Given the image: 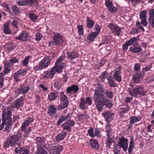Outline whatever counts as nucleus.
I'll use <instances>...</instances> for the list:
<instances>
[{
	"label": "nucleus",
	"instance_id": "f257e3e1",
	"mask_svg": "<svg viewBox=\"0 0 154 154\" xmlns=\"http://www.w3.org/2000/svg\"><path fill=\"white\" fill-rule=\"evenodd\" d=\"M93 98L97 109L99 112L102 111L104 106L106 108L110 109L113 106L111 100L104 97L103 91L100 89L94 90Z\"/></svg>",
	"mask_w": 154,
	"mask_h": 154
},
{
	"label": "nucleus",
	"instance_id": "f03ea898",
	"mask_svg": "<svg viewBox=\"0 0 154 154\" xmlns=\"http://www.w3.org/2000/svg\"><path fill=\"white\" fill-rule=\"evenodd\" d=\"M12 115V112L10 111L3 112L2 115V123L0 125V130H2L4 128L5 125V131L9 132L11 130L12 127L11 119Z\"/></svg>",
	"mask_w": 154,
	"mask_h": 154
},
{
	"label": "nucleus",
	"instance_id": "7ed1b4c3",
	"mask_svg": "<svg viewBox=\"0 0 154 154\" xmlns=\"http://www.w3.org/2000/svg\"><path fill=\"white\" fill-rule=\"evenodd\" d=\"M128 94L132 97L142 99V97L146 95L142 87L138 85L131 86L128 89Z\"/></svg>",
	"mask_w": 154,
	"mask_h": 154
},
{
	"label": "nucleus",
	"instance_id": "20e7f679",
	"mask_svg": "<svg viewBox=\"0 0 154 154\" xmlns=\"http://www.w3.org/2000/svg\"><path fill=\"white\" fill-rule=\"evenodd\" d=\"M53 33L54 35L53 36V40L49 42V46H59L62 45L63 43L64 40L61 34L60 33L55 32H54Z\"/></svg>",
	"mask_w": 154,
	"mask_h": 154
},
{
	"label": "nucleus",
	"instance_id": "39448f33",
	"mask_svg": "<svg viewBox=\"0 0 154 154\" xmlns=\"http://www.w3.org/2000/svg\"><path fill=\"white\" fill-rule=\"evenodd\" d=\"M51 63V59L49 57H45L39 62L38 65L34 66L33 69L36 71H41L42 69L48 67Z\"/></svg>",
	"mask_w": 154,
	"mask_h": 154
},
{
	"label": "nucleus",
	"instance_id": "423d86ee",
	"mask_svg": "<svg viewBox=\"0 0 154 154\" xmlns=\"http://www.w3.org/2000/svg\"><path fill=\"white\" fill-rule=\"evenodd\" d=\"M146 12L145 11H141L139 14L140 18L141 20L140 22H137L136 23L137 26L141 29L143 32L145 31V29L141 26V23L144 26H146L147 24L146 21Z\"/></svg>",
	"mask_w": 154,
	"mask_h": 154
},
{
	"label": "nucleus",
	"instance_id": "0eeeda50",
	"mask_svg": "<svg viewBox=\"0 0 154 154\" xmlns=\"http://www.w3.org/2000/svg\"><path fill=\"white\" fill-rule=\"evenodd\" d=\"M138 40V38L134 37L126 41L122 45V50L124 51H125L128 49V46L137 45Z\"/></svg>",
	"mask_w": 154,
	"mask_h": 154
},
{
	"label": "nucleus",
	"instance_id": "6e6552de",
	"mask_svg": "<svg viewBox=\"0 0 154 154\" xmlns=\"http://www.w3.org/2000/svg\"><path fill=\"white\" fill-rule=\"evenodd\" d=\"M115 35L119 36L122 30L121 27L113 23H109L107 26Z\"/></svg>",
	"mask_w": 154,
	"mask_h": 154
},
{
	"label": "nucleus",
	"instance_id": "1a4fd4ad",
	"mask_svg": "<svg viewBox=\"0 0 154 154\" xmlns=\"http://www.w3.org/2000/svg\"><path fill=\"white\" fill-rule=\"evenodd\" d=\"M60 69L57 67L56 66L53 67L50 71H47L46 72L45 75L44 77L46 78H52L55 74V72L61 73L62 70L60 71Z\"/></svg>",
	"mask_w": 154,
	"mask_h": 154
},
{
	"label": "nucleus",
	"instance_id": "9d476101",
	"mask_svg": "<svg viewBox=\"0 0 154 154\" xmlns=\"http://www.w3.org/2000/svg\"><path fill=\"white\" fill-rule=\"evenodd\" d=\"M66 58L65 56H61L58 58L55 63V66L60 69V71L62 70L66 66L65 63H62Z\"/></svg>",
	"mask_w": 154,
	"mask_h": 154
},
{
	"label": "nucleus",
	"instance_id": "9b49d317",
	"mask_svg": "<svg viewBox=\"0 0 154 154\" xmlns=\"http://www.w3.org/2000/svg\"><path fill=\"white\" fill-rule=\"evenodd\" d=\"M128 140L123 137L119 138V142L118 145L120 147L122 148L123 150L126 152L128 149Z\"/></svg>",
	"mask_w": 154,
	"mask_h": 154
},
{
	"label": "nucleus",
	"instance_id": "f8f14e48",
	"mask_svg": "<svg viewBox=\"0 0 154 154\" xmlns=\"http://www.w3.org/2000/svg\"><path fill=\"white\" fill-rule=\"evenodd\" d=\"M121 71L122 68L120 66L116 68L114 71L113 77L114 78L115 80L119 82H120L122 81L121 75Z\"/></svg>",
	"mask_w": 154,
	"mask_h": 154
},
{
	"label": "nucleus",
	"instance_id": "ddd939ff",
	"mask_svg": "<svg viewBox=\"0 0 154 154\" xmlns=\"http://www.w3.org/2000/svg\"><path fill=\"white\" fill-rule=\"evenodd\" d=\"M26 69H20L15 72L14 75V81L17 82L20 81V76L24 75L26 73Z\"/></svg>",
	"mask_w": 154,
	"mask_h": 154
},
{
	"label": "nucleus",
	"instance_id": "4468645a",
	"mask_svg": "<svg viewBox=\"0 0 154 154\" xmlns=\"http://www.w3.org/2000/svg\"><path fill=\"white\" fill-rule=\"evenodd\" d=\"M105 5L108 10L110 12L114 13L117 11V8L113 5V3L110 0H105Z\"/></svg>",
	"mask_w": 154,
	"mask_h": 154
},
{
	"label": "nucleus",
	"instance_id": "2eb2a0df",
	"mask_svg": "<svg viewBox=\"0 0 154 154\" xmlns=\"http://www.w3.org/2000/svg\"><path fill=\"white\" fill-rule=\"evenodd\" d=\"M21 134H18L11 136L8 138V140H9L10 143L11 145H13L15 143L17 140H21Z\"/></svg>",
	"mask_w": 154,
	"mask_h": 154
},
{
	"label": "nucleus",
	"instance_id": "dca6fc26",
	"mask_svg": "<svg viewBox=\"0 0 154 154\" xmlns=\"http://www.w3.org/2000/svg\"><path fill=\"white\" fill-rule=\"evenodd\" d=\"M13 69V67L9 63L5 62L4 63V70L3 72H0L2 73L3 76L9 73Z\"/></svg>",
	"mask_w": 154,
	"mask_h": 154
},
{
	"label": "nucleus",
	"instance_id": "f3484780",
	"mask_svg": "<svg viewBox=\"0 0 154 154\" xmlns=\"http://www.w3.org/2000/svg\"><path fill=\"white\" fill-rule=\"evenodd\" d=\"M29 38V35L27 32L25 31H23L22 32L20 35L19 36L16 37L15 39L16 40H19L22 41H26Z\"/></svg>",
	"mask_w": 154,
	"mask_h": 154
},
{
	"label": "nucleus",
	"instance_id": "a211bd4d",
	"mask_svg": "<svg viewBox=\"0 0 154 154\" xmlns=\"http://www.w3.org/2000/svg\"><path fill=\"white\" fill-rule=\"evenodd\" d=\"M23 98L22 97H20L14 101V104L13 107L15 108L19 109L23 104Z\"/></svg>",
	"mask_w": 154,
	"mask_h": 154
},
{
	"label": "nucleus",
	"instance_id": "6ab92c4d",
	"mask_svg": "<svg viewBox=\"0 0 154 154\" xmlns=\"http://www.w3.org/2000/svg\"><path fill=\"white\" fill-rule=\"evenodd\" d=\"M95 22L91 19L89 17H87L86 20V25L87 27L89 29H92L94 26Z\"/></svg>",
	"mask_w": 154,
	"mask_h": 154
},
{
	"label": "nucleus",
	"instance_id": "aec40b11",
	"mask_svg": "<svg viewBox=\"0 0 154 154\" xmlns=\"http://www.w3.org/2000/svg\"><path fill=\"white\" fill-rule=\"evenodd\" d=\"M79 90L78 87L75 85H71L70 87L67 88L66 89L67 92L69 94L71 93L72 91L74 93H76Z\"/></svg>",
	"mask_w": 154,
	"mask_h": 154
},
{
	"label": "nucleus",
	"instance_id": "412c9836",
	"mask_svg": "<svg viewBox=\"0 0 154 154\" xmlns=\"http://www.w3.org/2000/svg\"><path fill=\"white\" fill-rule=\"evenodd\" d=\"M108 83L109 86L111 87H114L117 86L115 82L114 78L111 75L108 76L107 78Z\"/></svg>",
	"mask_w": 154,
	"mask_h": 154
},
{
	"label": "nucleus",
	"instance_id": "4be33fe9",
	"mask_svg": "<svg viewBox=\"0 0 154 154\" xmlns=\"http://www.w3.org/2000/svg\"><path fill=\"white\" fill-rule=\"evenodd\" d=\"M33 118L30 117L27 118L22 123L21 127L26 128L30 123L33 122Z\"/></svg>",
	"mask_w": 154,
	"mask_h": 154
},
{
	"label": "nucleus",
	"instance_id": "5701e85b",
	"mask_svg": "<svg viewBox=\"0 0 154 154\" xmlns=\"http://www.w3.org/2000/svg\"><path fill=\"white\" fill-rule=\"evenodd\" d=\"M95 32H92L89 34L87 36V39L89 40V42H91L94 40V39L98 35Z\"/></svg>",
	"mask_w": 154,
	"mask_h": 154
},
{
	"label": "nucleus",
	"instance_id": "b1692460",
	"mask_svg": "<svg viewBox=\"0 0 154 154\" xmlns=\"http://www.w3.org/2000/svg\"><path fill=\"white\" fill-rule=\"evenodd\" d=\"M59 93L57 91L51 92L48 95V99L50 101H54L58 96Z\"/></svg>",
	"mask_w": 154,
	"mask_h": 154
},
{
	"label": "nucleus",
	"instance_id": "393cba45",
	"mask_svg": "<svg viewBox=\"0 0 154 154\" xmlns=\"http://www.w3.org/2000/svg\"><path fill=\"white\" fill-rule=\"evenodd\" d=\"M67 134L66 132L61 131V133L58 134L56 137V140L57 141L60 142L63 140L66 137Z\"/></svg>",
	"mask_w": 154,
	"mask_h": 154
},
{
	"label": "nucleus",
	"instance_id": "a878e982",
	"mask_svg": "<svg viewBox=\"0 0 154 154\" xmlns=\"http://www.w3.org/2000/svg\"><path fill=\"white\" fill-rule=\"evenodd\" d=\"M30 90V87L28 86L21 85L18 89V92L19 93L25 94L27 93Z\"/></svg>",
	"mask_w": 154,
	"mask_h": 154
},
{
	"label": "nucleus",
	"instance_id": "bb28decb",
	"mask_svg": "<svg viewBox=\"0 0 154 154\" xmlns=\"http://www.w3.org/2000/svg\"><path fill=\"white\" fill-rule=\"evenodd\" d=\"M103 94L105 97L109 99H112L113 96V93L110 90H106L104 91H103Z\"/></svg>",
	"mask_w": 154,
	"mask_h": 154
},
{
	"label": "nucleus",
	"instance_id": "cd10ccee",
	"mask_svg": "<svg viewBox=\"0 0 154 154\" xmlns=\"http://www.w3.org/2000/svg\"><path fill=\"white\" fill-rule=\"evenodd\" d=\"M113 115V113L109 112H106L103 114L108 123L109 122L112 120Z\"/></svg>",
	"mask_w": 154,
	"mask_h": 154
},
{
	"label": "nucleus",
	"instance_id": "c85d7f7f",
	"mask_svg": "<svg viewBox=\"0 0 154 154\" xmlns=\"http://www.w3.org/2000/svg\"><path fill=\"white\" fill-rule=\"evenodd\" d=\"M90 142L91 146L93 148L96 149H99V145L97 141L94 139H91Z\"/></svg>",
	"mask_w": 154,
	"mask_h": 154
},
{
	"label": "nucleus",
	"instance_id": "c756f323",
	"mask_svg": "<svg viewBox=\"0 0 154 154\" xmlns=\"http://www.w3.org/2000/svg\"><path fill=\"white\" fill-rule=\"evenodd\" d=\"M67 54L68 58L71 60L75 59L78 57L79 56L78 53L74 51H72L70 52H67Z\"/></svg>",
	"mask_w": 154,
	"mask_h": 154
},
{
	"label": "nucleus",
	"instance_id": "7c9ffc66",
	"mask_svg": "<svg viewBox=\"0 0 154 154\" xmlns=\"http://www.w3.org/2000/svg\"><path fill=\"white\" fill-rule=\"evenodd\" d=\"M86 104L85 102L84 98H81L80 99V102L79 103V105L80 108L83 110L87 109L88 106Z\"/></svg>",
	"mask_w": 154,
	"mask_h": 154
},
{
	"label": "nucleus",
	"instance_id": "2f4dec72",
	"mask_svg": "<svg viewBox=\"0 0 154 154\" xmlns=\"http://www.w3.org/2000/svg\"><path fill=\"white\" fill-rule=\"evenodd\" d=\"M129 50L130 51L133 53H139L142 50L141 48L135 46L133 47H131L130 48Z\"/></svg>",
	"mask_w": 154,
	"mask_h": 154
},
{
	"label": "nucleus",
	"instance_id": "473e14b6",
	"mask_svg": "<svg viewBox=\"0 0 154 154\" xmlns=\"http://www.w3.org/2000/svg\"><path fill=\"white\" fill-rule=\"evenodd\" d=\"M31 127H29L27 129H26V128L21 127V130L24 132L23 136L24 137H27L29 135V133L32 131Z\"/></svg>",
	"mask_w": 154,
	"mask_h": 154
},
{
	"label": "nucleus",
	"instance_id": "72a5a7b5",
	"mask_svg": "<svg viewBox=\"0 0 154 154\" xmlns=\"http://www.w3.org/2000/svg\"><path fill=\"white\" fill-rule=\"evenodd\" d=\"M79 120L84 121L89 118V116L86 114V112L81 114L78 116Z\"/></svg>",
	"mask_w": 154,
	"mask_h": 154
},
{
	"label": "nucleus",
	"instance_id": "f704fd0d",
	"mask_svg": "<svg viewBox=\"0 0 154 154\" xmlns=\"http://www.w3.org/2000/svg\"><path fill=\"white\" fill-rule=\"evenodd\" d=\"M141 119V117L139 116H132L130 118V124H133L135 122L140 121Z\"/></svg>",
	"mask_w": 154,
	"mask_h": 154
},
{
	"label": "nucleus",
	"instance_id": "c9c22d12",
	"mask_svg": "<svg viewBox=\"0 0 154 154\" xmlns=\"http://www.w3.org/2000/svg\"><path fill=\"white\" fill-rule=\"evenodd\" d=\"M56 109L55 107L52 105L49 107V109L48 110V113L51 116L54 115L56 112Z\"/></svg>",
	"mask_w": 154,
	"mask_h": 154
},
{
	"label": "nucleus",
	"instance_id": "e433bc0d",
	"mask_svg": "<svg viewBox=\"0 0 154 154\" xmlns=\"http://www.w3.org/2000/svg\"><path fill=\"white\" fill-rule=\"evenodd\" d=\"M27 14L29 18L32 21L35 22L37 20L38 16L36 15L34 13L29 12Z\"/></svg>",
	"mask_w": 154,
	"mask_h": 154
},
{
	"label": "nucleus",
	"instance_id": "4c0bfd02",
	"mask_svg": "<svg viewBox=\"0 0 154 154\" xmlns=\"http://www.w3.org/2000/svg\"><path fill=\"white\" fill-rule=\"evenodd\" d=\"M61 126L63 130H66L68 132H70L71 131L72 127L66 122L62 124Z\"/></svg>",
	"mask_w": 154,
	"mask_h": 154
},
{
	"label": "nucleus",
	"instance_id": "58836bf2",
	"mask_svg": "<svg viewBox=\"0 0 154 154\" xmlns=\"http://www.w3.org/2000/svg\"><path fill=\"white\" fill-rule=\"evenodd\" d=\"M152 67V64H151L148 66L143 68L141 70V74L143 76L145 75V73L151 69Z\"/></svg>",
	"mask_w": 154,
	"mask_h": 154
},
{
	"label": "nucleus",
	"instance_id": "ea45409f",
	"mask_svg": "<svg viewBox=\"0 0 154 154\" xmlns=\"http://www.w3.org/2000/svg\"><path fill=\"white\" fill-rule=\"evenodd\" d=\"M4 32L6 34H10L11 32V30L9 28L8 25L5 24L3 26Z\"/></svg>",
	"mask_w": 154,
	"mask_h": 154
},
{
	"label": "nucleus",
	"instance_id": "a19ab883",
	"mask_svg": "<svg viewBox=\"0 0 154 154\" xmlns=\"http://www.w3.org/2000/svg\"><path fill=\"white\" fill-rule=\"evenodd\" d=\"M143 76L141 74H136L134 76V79L136 83H138L140 81V78H142Z\"/></svg>",
	"mask_w": 154,
	"mask_h": 154
},
{
	"label": "nucleus",
	"instance_id": "79ce46f5",
	"mask_svg": "<svg viewBox=\"0 0 154 154\" xmlns=\"http://www.w3.org/2000/svg\"><path fill=\"white\" fill-rule=\"evenodd\" d=\"M45 138L43 137H38L36 139V143L38 146H41L44 143Z\"/></svg>",
	"mask_w": 154,
	"mask_h": 154
},
{
	"label": "nucleus",
	"instance_id": "37998d69",
	"mask_svg": "<svg viewBox=\"0 0 154 154\" xmlns=\"http://www.w3.org/2000/svg\"><path fill=\"white\" fill-rule=\"evenodd\" d=\"M28 5L31 6H35L38 5V0H27Z\"/></svg>",
	"mask_w": 154,
	"mask_h": 154
},
{
	"label": "nucleus",
	"instance_id": "c03bdc74",
	"mask_svg": "<svg viewBox=\"0 0 154 154\" xmlns=\"http://www.w3.org/2000/svg\"><path fill=\"white\" fill-rule=\"evenodd\" d=\"M79 35V36H83L84 33V28L82 25H79L77 26Z\"/></svg>",
	"mask_w": 154,
	"mask_h": 154
},
{
	"label": "nucleus",
	"instance_id": "a18cd8bd",
	"mask_svg": "<svg viewBox=\"0 0 154 154\" xmlns=\"http://www.w3.org/2000/svg\"><path fill=\"white\" fill-rule=\"evenodd\" d=\"M127 107H123L120 109V113L121 114H123L128 112L129 110L130 109V107L128 104H126Z\"/></svg>",
	"mask_w": 154,
	"mask_h": 154
},
{
	"label": "nucleus",
	"instance_id": "49530a36",
	"mask_svg": "<svg viewBox=\"0 0 154 154\" xmlns=\"http://www.w3.org/2000/svg\"><path fill=\"white\" fill-rule=\"evenodd\" d=\"M63 150V147L62 145H58L56 147L54 154H60Z\"/></svg>",
	"mask_w": 154,
	"mask_h": 154
},
{
	"label": "nucleus",
	"instance_id": "de8ad7c7",
	"mask_svg": "<svg viewBox=\"0 0 154 154\" xmlns=\"http://www.w3.org/2000/svg\"><path fill=\"white\" fill-rule=\"evenodd\" d=\"M61 104L60 105V108L61 109H64L66 108L68 106L69 104L68 100H65L64 101H61Z\"/></svg>",
	"mask_w": 154,
	"mask_h": 154
},
{
	"label": "nucleus",
	"instance_id": "09e8293b",
	"mask_svg": "<svg viewBox=\"0 0 154 154\" xmlns=\"http://www.w3.org/2000/svg\"><path fill=\"white\" fill-rule=\"evenodd\" d=\"M6 49L8 50H12L14 49L13 44L10 42H8L4 46Z\"/></svg>",
	"mask_w": 154,
	"mask_h": 154
},
{
	"label": "nucleus",
	"instance_id": "8fccbe9b",
	"mask_svg": "<svg viewBox=\"0 0 154 154\" xmlns=\"http://www.w3.org/2000/svg\"><path fill=\"white\" fill-rule=\"evenodd\" d=\"M62 81H56L54 84V87L55 88L57 89H60L63 85Z\"/></svg>",
	"mask_w": 154,
	"mask_h": 154
},
{
	"label": "nucleus",
	"instance_id": "3c124183",
	"mask_svg": "<svg viewBox=\"0 0 154 154\" xmlns=\"http://www.w3.org/2000/svg\"><path fill=\"white\" fill-rule=\"evenodd\" d=\"M108 72L106 71L103 72L100 76V78L102 82H104V81L107 77Z\"/></svg>",
	"mask_w": 154,
	"mask_h": 154
},
{
	"label": "nucleus",
	"instance_id": "603ef678",
	"mask_svg": "<svg viewBox=\"0 0 154 154\" xmlns=\"http://www.w3.org/2000/svg\"><path fill=\"white\" fill-rule=\"evenodd\" d=\"M35 154H47L46 151L42 147L38 148Z\"/></svg>",
	"mask_w": 154,
	"mask_h": 154
},
{
	"label": "nucleus",
	"instance_id": "864d4df0",
	"mask_svg": "<svg viewBox=\"0 0 154 154\" xmlns=\"http://www.w3.org/2000/svg\"><path fill=\"white\" fill-rule=\"evenodd\" d=\"M31 58V57L30 56H26L23 61L22 64L23 65L26 66L28 64L29 60Z\"/></svg>",
	"mask_w": 154,
	"mask_h": 154
},
{
	"label": "nucleus",
	"instance_id": "5fc2aeb1",
	"mask_svg": "<svg viewBox=\"0 0 154 154\" xmlns=\"http://www.w3.org/2000/svg\"><path fill=\"white\" fill-rule=\"evenodd\" d=\"M60 98L61 101L68 100V98L64 94L63 92H61L60 94Z\"/></svg>",
	"mask_w": 154,
	"mask_h": 154
},
{
	"label": "nucleus",
	"instance_id": "6e6d98bb",
	"mask_svg": "<svg viewBox=\"0 0 154 154\" xmlns=\"http://www.w3.org/2000/svg\"><path fill=\"white\" fill-rule=\"evenodd\" d=\"M17 4L20 6H25L28 5L27 0H21L19 1Z\"/></svg>",
	"mask_w": 154,
	"mask_h": 154
},
{
	"label": "nucleus",
	"instance_id": "4d7b16f0",
	"mask_svg": "<svg viewBox=\"0 0 154 154\" xmlns=\"http://www.w3.org/2000/svg\"><path fill=\"white\" fill-rule=\"evenodd\" d=\"M94 26V29L96 31V32L98 35H99L101 29L100 26L97 23L95 24Z\"/></svg>",
	"mask_w": 154,
	"mask_h": 154
},
{
	"label": "nucleus",
	"instance_id": "13d9d810",
	"mask_svg": "<svg viewBox=\"0 0 154 154\" xmlns=\"http://www.w3.org/2000/svg\"><path fill=\"white\" fill-rule=\"evenodd\" d=\"M113 140L112 138L110 137H108L107 139V141L106 143V146L108 147H110V146L112 145V142Z\"/></svg>",
	"mask_w": 154,
	"mask_h": 154
},
{
	"label": "nucleus",
	"instance_id": "bf43d9fd",
	"mask_svg": "<svg viewBox=\"0 0 154 154\" xmlns=\"http://www.w3.org/2000/svg\"><path fill=\"white\" fill-rule=\"evenodd\" d=\"M85 102L88 104V105L90 106L91 105L92 103V100L91 98L89 97H87L86 99H85Z\"/></svg>",
	"mask_w": 154,
	"mask_h": 154
},
{
	"label": "nucleus",
	"instance_id": "052dcab7",
	"mask_svg": "<svg viewBox=\"0 0 154 154\" xmlns=\"http://www.w3.org/2000/svg\"><path fill=\"white\" fill-rule=\"evenodd\" d=\"M149 20L151 21L152 19L154 18V10H150L149 12Z\"/></svg>",
	"mask_w": 154,
	"mask_h": 154
},
{
	"label": "nucleus",
	"instance_id": "680f3d73",
	"mask_svg": "<svg viewBox=\"0 0 154 154\" xmlns=\"http://www.w3.org/2000/svg\"><path fill=\"white\" fill-rule=\"evenodd\" d=\"M88 133L89 134L90 136L93 138L95 137L94 134V133L93 128H91L88 130Z\"/></svg>",
	"mask_w": 154,
	"mask_h": 154
},
{
	"label": "nucleus",
	"instance_id": "e2e57ef3",
	"mask_svg": "<svg viewBox=\"0 0 154 154\" xmlns=\"http://www.w3.org/2000/svg\"><path fill=\"white\" fill-rule=\"evenodd\" d=\"M12 10L13 12L15 14L19 12V9L16 5H14L12 7Z\"/></svg>",
	"mask_w": 154,
	"mask_h": 154
},
{
	"label": "nucleus",
	"instance_id": "0e129e2a",
	"mask_svg": "<svg viewBox=\"0 0 154 154\" xmlns=\"http://www.w3.org/2000/svg\"><path fill=\"white\" fill-rule=\"evenodd\" d=\"M35 39L37 41H39L41 40L42 38V35L40 33H37L35 35Z\"/></svg>",
	"mask_w": 154,
	"mask_h": 154
},
{
	"label": "nucleus",
	"instance_id": "69168bd1",
	"mask_svg": "<svg viewBox=\"0 0 154 154\" xmlns=\"http://www.w3.org/2000/svg\"><path fill=\"white\" fill-rule=\"evenodd\" d=\"M95 136L100 137L101 136V132L100 131V130L98 128H95L94 131Z\"/></svg>",
	"mask_w": 154,
	"mask_h": 154
},
{
	"label": "nucleus",
	"instance_id": "338daca9",
	"mask_svg": "<svg viewBox=\"0 0 154 154\" xmlns=\"http://www.w3.org/2000/svg\"><path fill=\"white\" fill-rule=\"evenodd\" d=\"M10 62L12 63H18V60L15 57H12L11 59L9 60Z\"/></svg>",
	"mask_w": 154,
	"mask_h": 154
},
{
	"label": "nucleus",
	"instance_id": "774afa93",
	"mask_svg": "<svg viewBox=\"0 0 154 154\" xmlns=\"http://www.w3.org/2000/svg\"><path fill=\"white\" fill-rule=\"evenodd\" d=\"M66 122L69 124L71 127L75 125V123L73 120L70 119L68 120V121Z\"/></svg>",
	"mask_w": 154,
	"mask_h": 154
}]
</instances>
